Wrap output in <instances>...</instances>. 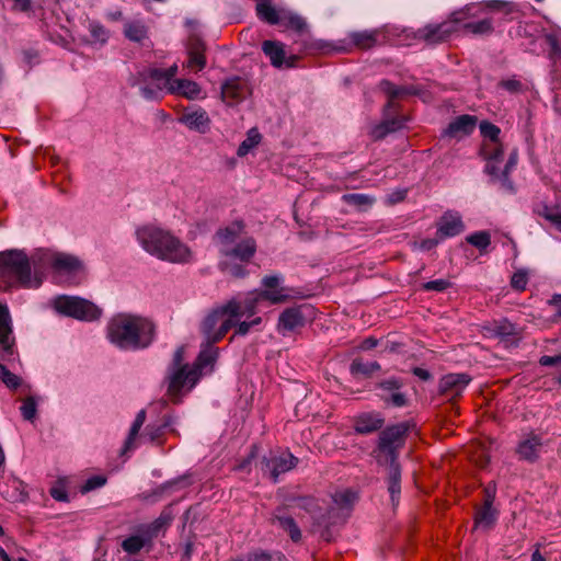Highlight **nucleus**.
Wrapping results in <instances>:
<instances>
[{"label":"nucleus","mask_w":561,"mask_h":561,"mask_svg":"<svg viewBox=\"0 0 561 561\" xmlns=\"http://www.w3.org/2000/svg\"><path fill=\"white\" fill-rule=\"evenodd\" d=\"M402 127L403 123L400 118H386L383 122L371 128L370 135L375 139H381L388 134L393 133Z\"/></svg>","instance_id":"36"},{"label":"nucleus","mask_w":561,"mask_h":561,"mask_svg":"<svg viewBox=\"0 0 561 561\" xmlns=\"http://www.w3.org/2000/svg\"><path fill=\"white\" fill-rule=\"evenodd\" d=\"M291 296L295 295L284 288H279L278 290L251 291L243 300L237 299L241 304L240 314L237 318H241L243 316L251 317L255 314L257 304L261 300H267L273 305H278L289 301Z\"/></svg>","instance_id":"11"},{"label":"nucleus","mask_w":561,"mask_h":561,"mask_svg":"<svg viewBox=\"0 0 561 561\" xmlns=\"http://www.w3.org/2000/svg\"><path fill=\"white\" fill-rule=\"evenodd\" d=\"M470 381L468 374H447L439 380V393L454 399L461 396Z\"/></svg>","instance_id":"18"},{"label":"nucleus","mask_w":561,"mask_h":561,"mask_svg":"<svg viewBox=\"0 0 561 561\" xmlns=\"http://www.w3.org/2000/svg\"><path fill=\"white\" fill-rule=\"evenodd\" d=\"M297 506L311 515V517L314 519L313 528L322 524V515L320 514L318 501L314 497H299L297 499Z\"/></svg>","instance_id":"37"},{"label":"nucleus","mask_w":561,"mask_h":561,"mask_svg":"<svg viewBox=\"0 0 561 561\" xmlns=\"http://www.w3.org/2000/svg\"><path fill=\"white\" fill-rule=\"evenodd\" d=\"M469 7L476 8L474 12L478 13L476 18H478L483 11V8L479 5L470 4ZM471 19H474V16L467 15L465 22H460L459 27L473 35H489L493 32L492 19L485 18L479 21H470Z\"/></svg>","instance_id":"24"},{"label":"nucleus","mask_w":561,"mask_h":561,"mask_svg":"<svg viewBox=\"0 0 561 561\" xmlns=\"http://www.w3.org/2000/svg\"><path fill=\"white\" fill-rule=\"evenodd\" d=\"M277 25L291 28L300 34L307 30V23L300 15L285 9Z\"/></svg>","instance_id":"35"},{"label":"nucleus","mask_w":561,"mask_h":561,"mask_svg":"<svg viewBox=\"0 0 561 561\" xmlns=\"http://www.w3.org/2000/svg\"><path fill=\"white\" fill-rule=\"evenodd\" d=\"M168 425V422H164L163 424L160 425L149 424L145 430L144 437L147 438L149 442H154L162 436L163 431Z\"/></svg>","instance_id":"56"},{"label":"nucleus","mask_w":561,"mask_h":561,"mask_svg":"<svg viewBox=\"0 0 561 561\" xmlns=\"http://www.w3.org/2000/svg\"><path fill=\"white\" fill-rule=\"evenodd\" d=\"M0 493L4 499L11 502L24 501L26 496L23 482L16 478L8 479V481L0 486Z\"/></svg>","instance_id":"29"},{"label":"nucleus","mask_w":561,"mask_h":561,"mask_svg":"<svg viewBox=\"0 0 561 561\" xmlns=\"http://www.w3.org/2000/svg\"><path fill=\"white\" fill-rule=\"evenodd\" d=\"M11 333L10 314L5 305L0 304V345L9 348V334Z\"/></svg>","instance_id":"43"},{"label":"nucleus","mask_w":561,"mask_h":561,"mask_svg":"<svg viewBox=\"0 0 561 561\" xmlns=\"http://www.w3.org/2000/svg\"><path fill=\"white\" fill-rule=\"evenodd\" d=\"M144 82L153 83L158 90L167 91V77L164 70L158 68H149L140 72Z\"/></svg>","instance_id":"39"},{"label":"nucleus","mask_w":561,"mask_h":561,"mask_svg":"<svg viewBox=\"0 0 561 561\" xmlns=\"http://www.w3.org/2000/svg\"><path fill=\"white\" fill-rule=\"evenodd\" d=\"M549 443L550 440L545 437L543 433L530 431L520 437L515 447V454L522 461L536 463L540 460L541 453Z\"/></svg>","instance_id":"12"},{"label":"nucleus","mask_w":561,"mask_h":561,"mask_svg":"<svg viewBox=\"0 0 561 561\" xmlns=\"http://www.w3.org/2000/svg\"><path fill=\"white\" fill-rule=\"evenodd\" d=\"M145 421H146V411L140 410L137 413V415L131 424L128 436H127L124 447H123V453H126L127 450H130L134 448V442H135L136 437L138 436L139 431L142 427Z\"/></svg>","instance_id":"41"},{"label":"nucleus","mask_w":561,"mask_h":561,"mask_svg":"<svg viewBox=\"0 0 561 561\" xmlns=\"http://www.w3.org/2000/svg\"><path fill=\"white\" fill-rule=\"evenodd\" d=\"M528 284V274L526 271L519 270L515 272L511 278V286L518 290L523 291L526 289V286Z\"/></svg>","instance_id":"57"},{"label":"nucleus","mask_w":561,"mask_h":561,"mask_svg":"<svg viewBox=\"0 0 561 561\" xmlns=\"http://www.w3.org/2000/svg\"><path fill=\"white\" fill-rule=\"evenodd\" d=\"M163 91L158 90V88L154 85V88H151L149 85H144L140 88L141 95L147 100H157L162 95Z\"/></svg>","instance_id":"64"},{"label":"nucleus","mask_w":561,"mask_h":561,"mask_svg":"<svg viewBox=\"0 0 561 561\" xmlns=\"http://www.w3.org/2000/svg\"><path fill=\"white\" fill-rule=\"evenodd\" d=\"M407 196L405 190H397L386 195L385 197V206L392 207L399 202H402Z\"/></svg>","instance_id":"60"},{"label":"nucleus","mask_w":561,"mask_h":561,"mask_svg":"<svg viewBox=\"0 0 561 561\" xmlns=\"http://www.w3.org/2000/svg\"><path fill=\"white\" fill-rule=\"evenodd\" d=\"M378 87H379V90L381 92H383L389 98V101L386 105V110L394 106L393 100L396 98H399L403 94H417L419 93V91L415 90L414 88L397 87L388 80H382Z\"/></svg>","instance_id":"31"},{"label":"nucleus","mask_w":561,"mask_h":561,"mask_svg":"<svg viewBox=\"0 0 561 561\" xmlns=\"http://www.w3.org/2000/svg\"><path fill=\"white\" fill-rule=\"evenodd\" d=\"M480 156L485 161L484 171L491 176V180L499 183L502 188L513 191L510 174L517 165L518 150L516 148L512 149L508 159L504 161V145L501 141L482 142Z\"/></svg>","instance_id":"4"},{"label":"nucleus","mask_w":561,"mask_h":561,"mask_svg":"<svg viewBox=\"0 0 561 561\" xmlns=\"http://www.w3.org/2000/svg\"><path fill=\"white\" fill-rule=\"evenodd\" d=\"M145 421H146V411L140 410L137 413V415L131 424L128 436H127L124 447H123V453H126L127 450H130L134 448V442H135L136 437L138 436L139 431L142 427Z\"/></svg>","instance_id":"40"},{"label":"nucleus","mask_w":561,"mask_h":561,"mask_svg":"<svg viewBox=\"0 0 561 561\" xmlns=\"http://www.w3.org/2000/svg\"><path fill=\"white\" fill-rule=\"evenodd\" d=\"M0 379L11 389H16L20 386V378L11 373L3 364L0 363Z\"/></svg>","instance_id":"54"},{"label":"nucleus","mask_w":561,"mask_h":561,"mask_svg":"<svg viewBox=\"0 0 561 561\" xmlns=\"http://www.w3.org/2000/svg\"><path fill=\"white\" fill-rule=\"evenodd\" d=\"M466 241L477 248L481 253L485 252L491 244V234L486 230L476 231L466 237Z\"/></svg>","instance_id":"45"},{"label":"nucleus","mask_w":561,"mask_h":561,"mask_svg":"<svg viewBox=\"0 0 561 561\" xmlns=\"http://www.w3.org/2000/svg\"><path fill=\"white\" fill-rule=\"evenodd\" d=\"M0 277L24 288L41 285V279L32 275L30 259L22 250L0 252Z\"/></svg>","instance_id":"6"},{"label":"nucleus","mask_w":561,"mask_h":561,"mask_svg":"<svg viewBox=\"0 0 561 561\" xmlns=\"http://www.w3.org/2000/svg\"><path fill=\"white\" fill-rule=\"evenodd\" d=\"M493 334L512 344L518 342L517 327L508 320L496 322L493 327Z\"/></svg>","instance_id":"34"},{"label":"nucleus","mask_w":561,"mask_h":561,"mask_svg":"<svg viewBox=\"0 0 561 561\" xmlns=\"http://www.w3.org/2000/svg\"><path fill=\"white\" fill-rule=\"evenodd\" d=\"M449 286H450V283L447 279L439 278V279H434V280L426 282L423 285V288L425 290L444 291Z\"/></svg>","instance_id":"61"},{"label":"nucleus","mask_w":561,"mask_h":561,"mask_svg":"<svg viewBox=\"0 0 561 561\" xmlns=\"http://www.w3.org/2000/svg\"><path fill=\"white\" fill-rule=\"evenodd\" d=\"M305 325V317L299 307L285 309L278 318L277 330L283 335Z\"/></svg>","instance_id":"21"},{"label":"nucleus","mask_w":561,"mask_h":561,"mask_svg":"<svg viewBox=\"0 0 561 561\" xmlns=\"http://www.w3.org/2000/svg\"><path fill=\"white\" fill-rule=\"evenodd\" d=\"M497 519V511L490 506L489 503H483L474 515V527L482 530H490Z\"/></svg>","instance_id":"28"},{"label":"nucleus","mask_w":561,"mask_h":561,"mask_svg":"<svg viewBox=\"0 0 561 561\" xmlns=\"http://www.w3.org/2000/svg\"><path fill=\"white\" fill-rule=\"evenodd\" d=\"M480 131L483 137V142H499L500 140V134L501 129L490 123V122H482L480 124Z\"/></svg>","instance_id":"50"},{"label":"nucleus","mask_w":561,"mask_h":561,"mask_svg":"<svg viewBox=\"0 0 561 561\" xmlns=\"http://www.w3.org/2000/svg\"><path fill=\"white\" fill-rule=\"evenodd\" d=\"M477 124V119L471 115H461L454 119L444 130L443 136L449 138H462L470 135Z\"/></svg>","instance_id":"23"},{"label":"nucleus","mask_w":561,"mask_h":561,"mask_svg":"<svg viewBox=\"0 0 561 561\" xmlns=\"http://www.w3.org/2000/svg\"><path fill=\"white\" fill-rule=\"evenodd\" d=\"M342 199L352 207H371L375 202L373 196L362 193L344 194Z\"/></svg>","instance_id":"47"},{"label":"nucleus","mask_w":561,"mask_h":561,"mask_svg":"<svg viewBox=\"0 0 561 561\" xmlns=\"http://www.w3.org/2000/svg\"><path fill=\"white\" fill-rule=\"evenodd\" d=\"M474 7H465L455 11L449 19L440 23H430L419 28L414 33V38L426 43L427 45H436L446 42L451 34L459 30L460 22H465L468 16H476Z\"/></svg>","instance_id":"8"},{"label":"nucleus","mask_w":561,"mask_h":561,"mask_svg":"<svg viewBox=\"0 0 561 561\" xmlns=\"http://www.w3.org/2000/svg\"><path fill=\"white\" fill-rule=\"evenodd\" d=\"M283 280L284 278L280 274L265 275L261 280V284L263 286L262 290H278L279 288H284L295 295L290 297V300L300 299L305 297L300 289L283 286Z\"/></svg>","instance_id":"32"},{"label":"nucleus","mask_w":561,"mask_h":561,"mask_svg":"<svg viewBox=\"0 0 561 561\" xmlns=\"http://www.w3.org/2000/svg\"><path fill=\"white\" fill-rule=\"evenodd\" d=\"M299 460L290 453L282 455L270 454L261 460V470L264 474H268L274 483L278 481L280 474L286 473L298 465Z\"/></svg>","instance_id":"14"},{"label":"nucleus","mask_w":561,"mask_h":561,"mask_svg":"<svg viewBox=\"0 0 561 561\" xmlns=\"http://www.w3.org/2000/svg\"><path fill=\"white\" fill-rule=\"evenodd\" d=\"M271 556L264 551H255L244 558H233L228 561H271Z\"/></svg>","instance_id":"62"},{"label":"nucleus","mask_w":561,"mask_h":561,"mask_svg":"<svg viewBox=\"0 0 561 561\" xmlns=\"http://www.w3.org/2000/svg\"><path fill=\"white\" fill-rule=\"evenodd\" d=\"M37 255L41 263L48 264L60 275L75 277L84 271L82 261L76 255L69 253L42 249L37 252Z\"/></svg>","instance_id":"9"},{"label":"nucleus","mask_w":561,"mask_h":561,"mask_svg":"<svg viewBox=\"0 0 561 561\" xmlns=\"http://www.w3.org/2000/svg\"><path fill=\"white\" fill-rule=\"evenodd\" d=\"M380 364L378 362L365 363L362 359H354L351 364V373L354 376L362 375L364 377H370L376 371L380 370Z\"/></svg>","instance_id":"42"},{"label":"nucleus","mask_w":561,"mask_h":561,"mask_svg":"<svg viewBox=\"0 0 561 561\" xmlns=\"http://www.w3.org/2000/svg\"><path fill=\"white\" fill-rule=\"evenodd\" d=\"M333 502L340 508H351L357 500V494L350 489L336 492L333 496Z\"/></svg>","instance_id":"49"},{"label":"nucleus","mask_w":561,"mask_h":561,"mask_svg":"<svg viewBox=\"0 0 561 561\" xmlns=\"http://www.w3.org/2000/svg\"><path fill=\"white\" fill-rule=\"evenodd\" d=\"M147 26L141 21H128L124 25L125 36L133 42H141L147 37Z\"/></svg>","instance_id":"38"},{"label":"nucleus","mask_w":561,"mask_h":561,"mask_svg":"<svg viewBox=\"0 0 561 561\" xmlns=\"http://www.w3.org/2000/svg\"><path fill=\"white\" fill-rule=\"evenodd\" d=\"M205 65L206 60L199 45L196 46L194 49L190 50V56L186 65L188 68L196 67L198 70H202L205 67Z\"/></svg>","instance_id":"52"},{"label":"nucleus","mask_w":561,"mask_h":561,"mask_svg":"<svg viewBox=\"0 0 561 561\" xmlns=\"http://www.w3.org/2000/svg\"><path fill=\"white\" fill-rule=\"evenodd\" d=\"M388 491L392 505L396 506L401 494V469L399 465L389 466Z\"/></svg>","instance_id":"33"},{"label":"nucleus","mask_w":561,"mask_h":561,"mask_svg":"<svg viewBox=\"0 0 561 561\" xmlns=\"http://www.w3.org/2000/svg\"><path fill=\"white\" fill-rule=\"evenodd\" d=\"M241 304L232 298L226 304L211 309L202 320L199 331L207 343L219 342L236 324Z\"/></svg>","instance_id":"5"},{"label":"nucleus","mask_w":561,"mask_h":561,"mask_svg":"<svg viewBox=\"0 0 561 561\" xmlns=\"http://www.w3.org/2000/svg\"><path fill=\"white\" fill-rule=\"evenodd\" d=\"M179 122L184 124L188 129L205 134L209 129L210 118L205 110L198 108L184 113Z\"/></svg>","instance_id":"25"},{"label":"nucleus","mask_w":561,"mask_h":561,"mask_svg":"<svg viewBox=\"0 0 561 561\" xmlns=\"http://www.w3.org/2000/svg\"><path fill=\"white\" fill-rule=\"evenodd\" d=\"M136 237L141 248L159 260L179 264L191 261L188 247L168 230L145 225L136 229Z\"/></svg>","instance_id":"3"},{"label":"nucleus","mask_w":561,"mask_h":561,"mask_svg":"<svg viewBox=\"0 0 561 561\" xmlns=\"http://www.w3.org/2000/svg\"><path fill=\"white\" fill-rule=\"evenodd\" d=\"M106 335L110 342L121 350H145L156 337V325L147 318L118 313L108 321Z\"/></svg>","instance_id":"2"},{"label":"nucleus","mask_w":561,"mask_h":561,"mask_svg":"<svg viewBox=\"0 0 561 561\" xmlns=\"http://www.w3.org/2000/svg\"><path fill=\"white\" fill-rule=\"evenodd\" d=\"M149 541L147 539V535L144 534V536H130L123 540L122 548L124 551L130 554L138 553L146 545V542Z\"/></svg>","instance_id":"48"},{"label":"nucleus","mask_w":561,"mask_h":561,"mask_svg":"<svg viewBox=\"0 0 561 561\" xmlns=\"http://www.w3.org/2000/svg\"><path fill=\"white\" fill-rule=\"evenodd\" d=\"M256 14L260 20L271 24L277 25L284 9H276L271 4L270 0H259L256 3Z\"/></svg>","instance_id":"30"},{"label":"nucleus","mask_w":561,"mask_h":561,"mask_svg":"<svg viewBox=\"0 0 561 561\" xmlns=\"http://www.w3.org/2000/svg\"><path fill=\"white\" fill-rule=\"evenodd\" d=\"M484 8L492 11L503 12L505 15H508L514 11L512 3L504 2L502 0H489L484 3Z\"/></svg>","instance_id":"55"},{"label":"nucleus","mask_w":561,"mask_h":561,"mask_svg":"<svg viewBox=\"0 0 561 561\" xmlns=\"http://www.w3.org/2000/svg\"><path fill=\"white\" fill-rule=\"evenodd\" d=\"M270 522L277 525L282 530L287 533L293 542H300L302 539L301 530L295 518L288 514L287 507L277 506L271 514Z\"/></svg>","instance_id":"16"},{"label":"nucleus","mask_w":561,"mask_h":561,"mask_svg":"<svg viewBox=\"0 0 561 561\" xmlns=\"http://www.w3.org/2000/svg\"><path fill=\"white\" fill-rule=\"evenodd\" d=\"M385 419L379 412L362 413L354 420V431L357 434L367 435L382 428Z\"/></svg>","instance_id":"20"},{"label":"nucleus","mask_w":561,"mask_h":561,"mask_svg":"<svg viewBox=\"0 0 561 561\" xmlns=\"http://www.w3.org/2000/svg\"><path fill=\"white\" fill-rule=\"evenodd\" d=\"M260 133L255 128L250 129L247 134V138L238 147L237 154L239 157L247 156L253 148H255L260 144Z\"/></svg>","instance_id":"46"},{"label":"nucleus","mask_w":561,"mask_h":561,"mask_svg":"<svg viewBox=\"0 0 561 561\" xmlns=\"http://www.w3.org/2000/svg\"><path fill=\"white\" fill-rule=\"evenodd\" d=\"M167 92L170 94L184 96L188 100H194L197 99L201 94V88L195 81L188 79H178L171 82V85H169Z\"/></svg>","instance_id":"26"},{"label":"nucleus","mask_w":561,"mask_h":561,"mask_svg":"<svg viewBox=\"0 0 561 561\" xmlns=\"http://www.w3.org/2000/svg\"><path fill=\"white\" fill-rule=\"evenodd\" d=\"M21 414L24 420L33 421L36 416L37 404L33 397H28L23 401V404L20 408Z\"/></svg>","instance_id":"53"},{"label":"nucleus","mask_w":561,"mask_h":561,"mask_svg":"<svg viewBox=\"0 0 561 561\" xmlns=\"http://www.w3.org/2000/svg\"><path fill=\"white\" fill-rule=\"evenodd\" d=\"M497 88L508 92L510 94H517L523 91L524 85L519 79L513 76L499 81Z\"/></svg>","instance_id":"51"},{"label":"nucleus","mask_w":561,"mask_h":561,"mask_svg":"<svg viewBox=\"0 0 561 561\" xmlns=\"http://www.w3.org/2000/svg\"><path fill=\"white\" fill-rule=\"evenodd\" d=\"M351 41L359 48H370L377 42V32L376 31H362V32H353L350 34Z\"/></svg>","instance_id":"44"},{"label":"nucleus","mask_w":561,"mask_h":561,"mask_svg":"<svg viewBox=\"0 0 561 561\" xmlns=\"http://www.w3.org/2000/svg\"><path fill=\"white\" fill-rule=\"evenodd\" d=\"M90 32H91L92 37L95 41L105 42L107 39V32L100 24L91 23L90 24Z\"/></svg>","instance_id":"63"},{"label":"nucleus","mask_w":561,"mask_h":561,"mask_svg":"<svg viewBox=\"0 0 561 561\" xmlns=\"http://www.w3.org/2000/svg\"><path fill=\"white\" fill-rule=\"evenodd\" d=\"M410 424L401 422L387 426L378 435L376 448L371 456L379 465H399L398 457L400 449L404 446Z\"/></svg>","instance_id":"7"},{"label":"nucleus","mask_w":561,"mask_h":561,"mask_svg":"<svg viewBox=\"0 0 561 561\" xmlns=\"http://www.w3.org/2000/svg\"><path fill=\"white\" fill-rule=\"evenodd\" d=\"M404 382L399 377H389L377 382L375 388L380 392L378 396L387 404L396 408H402L408 404L407 396L401 392Z\"/></svg>","instance_id":"15"},{"label":"nucleus","mask_w":561,"mask_h":561,"mask_svg":"<svg viewBox=\"0 0 561 561\" xmlns=\"http://www.w3.org/2000/svg\"><path fill=\"white\" fill-rule=\"evenodd\" d=\"M465 229V222L457 214L445 213L436 221V233L443 241L459 236Z\"/></svg>","instance_id":"17"},{"label":"nucleus","mask_w":561,"mask_h":561,"mask_svg":"<svg viewBox=\"0 0 561 561\" xmlns=\"http://www.w3.org/2000/svg\"><path fill=\"white\" fill-rule=\"evenodd\" d=\"M243 230L244 225L241 221H233L216 232L217 245L221 255L218 266L221 272L236 278H243L248 275L245 265L256 252L255 240L252 237H242Z\"/></svg>","instance_id":"1"},{"label":"nucleus","mask_w":561,"mask_h":561,"mask_svg":"<svg viewBox=\"0 0 561 561\" xmlns=\"http://www.w3.org/2000/svg\"><path fill=\"white\" fill-rule=\"evenodd\" d=\"M172 520L173 514L171 508H163L160 515L152 523L146 526L145 535H147V539L151 540L157 537L160 531L165 530L171 525Z\"/></svg>","instance_id":"27"},{"label":"nucleus","mask_w":561,"mask_h":561,"mask_svg":"<svg viewBox=\"0 0 561 561\" xmlns=\"http://www.w3.org/2000/svg\"><path fill=\"white\" fill-rule=\"evenodd\" d=\"M219 356V348L215 346V343H207L203 341L201 345L199 354L193 365L194 368H197L199 376L202 371L211 373L214 370L215 364Z\"/></svg>","instance_id":"22"},{"label":"nucleus","mask_w":561,"mask_h":561,"mask_svg":"<svg viewBox=\"0 0 561 561\" xmlns=\"http://www.w3.org/2000/svg\"><path fill=\"white\" fill-rule=\"evenodd\" d=\"M239 319L240 318H236L234 319L236 320V324L233 325V327L237 328L236 329V334H238V335H245L250 331L251 327L257 325V324L261 323V318L260 317H256L252 321H249V322L248 321L238 322Z\"/></svg>","instance_id":"58"},{"label":"nucleus","mask_w":561,"mask_h":561,"mask_svg":"<svg viewBox=\"0 0 561 561\" xmlns=\"http://www.w3.org/2000/svg\"><path fill=\"white\" fill-rule=\"evenodd\" d=\"M197 368L184 365L179 368H169L168 373V393L173 402H180V393L185 386L193 388L199 379Z\"/></svg>","instance_id":"13"},{"label":"nucleus","mask_w":561,"mask_h":561,"mask_svg":"<svg viewBox=\"0 0 561 561\" xmlns=\"http://www.w3.org/2000/svg\"><path fill=\"white\" fill-rule=\"evenodd\" d=\"M106 483V479L102 476H93L89 478L84 484L82 485V492H90L92 490L99 489Z\"/></svg>","instance_id":"59"},{"label":"nucleus","mask_w":561,"mask_h":561,"mask_svg":"<svg viewBox=\"0 0 561 561\" xmlns=\"http://www.w3.org/2000/svg\"><path fill=\"white\" fill-rule=\"evenodd\" d=\"M262 50L268 57L271 64L275 68L294 67L296 57L286 56L284 44L277 41H264Z\"/></svg>","instance_id":"19"},{"label":"nucleus","mask_w":561,"mask_h":561,"mask_svg":"<svg viewBox=\"0 0 561 561\" xmlns=\"http://www.w3.org/2000/svg\"><path fill=\"white\" fill-rule=\"evenodd\" d=\"M55 307L60 313L84 321H93L101 316L98 306L80 297H58Z\"/></svg>","instance_id":"10"}]
</instances>
